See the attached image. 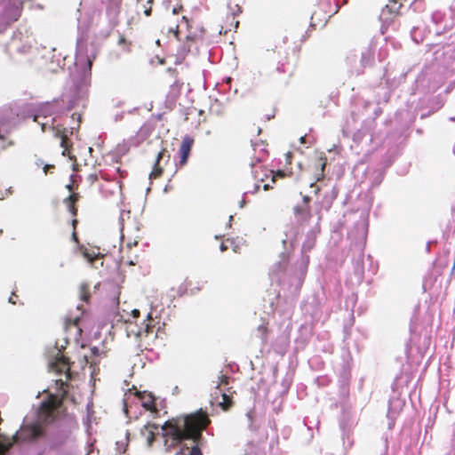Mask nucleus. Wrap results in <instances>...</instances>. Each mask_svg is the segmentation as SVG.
Instances as JSON below:
<instances>
[{"instance_id":"obj_1","label":"nucleus","mask_w":455,"mask_h":455,"mask_svg":"<svg viewBox=\"0 0 455 455\" xmlns=\"http://www.w3.org/2000/svg\"><path fill=\"white\" fill-rule=\"evenodd\" d=\"M208 413L200 409L193 413L172 418L162 427L164 444L168 449L179 446L185 440H191L195 445L186 448L188 455H203L197 446L202 433L211 424Z\"/></svg>"},{"instance_id":"obj_2","label":"nucleus","mask_w":455,"mask_h":455,"mask_svg":"<svg viewBox=\"0 0 455 455\" xmlns=\"http://www.w3.org/2000/svg\"><path fill=\"white\" fill-rule=\"evenodd\" d=\"M275 53H277L279 59L276 72L292 77L299 66L300 49L287 40H282L274 48L267 50L266 58L271 60Z\"/></svg>"},{"instance_id":"obj_3","label":"nucleus","mask_w":455,"mask_h":455,"mask_svg":"<svg viewBox=\"0 0 455 455\" xmlns=\"http://www.w3.org/2000/svg\"><path fill=\"white\" fill-rule=\"evenodd\" d=\"M63 397L59 398L55 395H49L39 406L37 420L44 426L53 423L60 416V411L63 404Z\"/></svg>"},{"instance_id":"obj_4","label":"nucleus","mask_w":455,"mask_h":455,"mask_svg":"<svg viewBox=\"0 0 455 455\" xmlns=\"http://www.w3.org/2000/svg\"><path fill=\"white\" fill-rule=\"evenodd\" d=\"M45 435L46 427L36 420L33 423L22 425L10 442L12 443L16 442H36L44 438Z\"/></svg>"},{"instance_id":"obj_5","label":"nucleus","mask_w":455,"mask_h":455,"mask_svg":"<svg viewBox=\"0 0 455 455\" xmlns=\"http://www.w3.org/2000/svg\"><path fill=\"white\" fill-rule=\"evenodd\" d=\"M327 165V157L324 153H321L318 156L314 158L309 165L310 170L314 172L313 182L310 187L313 188L316 182L323 180L324 170Z\"/></svg>"},{"instance_id":"obj_6","label":"nucleus","mask_w":455,"mask_h":455,"mask_svg":"<svg viewBox=\"0 0 455 455\" xmlns=\"http://www.w3.org/2000/svg\"><path fill=\"white\" fill-rule=\"evenodd\" d=\"M54 137L60 139V147L63 148L62 156L70 157V151L73 146L72 141L68 138V129L62 127L60 125H57L56 128L53 129Z\"/></svg>"},{"instance_id":"obj_7","label":"nucleus","mask_w":455,"mask_h":455,"mask_svg":"<svg viewBox=\"0 0 455 455\" xmlns=\"http://www.w3.org/2000/svg\"><path fill=\"white\" fill-rule=\"evenodd\" d=\"M22 12V4H11L4 8L3 19L7 24L13 23L19 20Z\"/></svg>"},{"instance_id":"obj_8","label":"nucleus","mask_w":455,"mask_h":455,"mask_svg":"<svg viewBox=\"0 0 455 455\" xmlns=\"http://www.w3.org/2000/svg\"><path fill=\"white\" fill-rule=\"evenodd\" d=\"M293 213L295 215L298 224L300 226L308 224L312 219L310 205L298 204L294 206Z\"/></svg>"},{"instance_id":"obj_9","label":"nucleus","mask_w":455,"mask_h":455,"mask_svg":"<svg viewBox=\"0 0 455 455\" xmlns=\"http://www.w3.org/2000/svg\"><path fill=\"white\" fill-rule=\"evenodd\" d=\"M51 367L58 374L64 373L68 380L71 379L70 363L68 357L64 355L58 356L55 362L52 363Z\"/></svg>"},{"instance_id":"obj_10","label":"nucleus","mask_w":455,"mask_h":455,"mask_svg":"<svg viewBox=\"0 0 455 455\" xmlns=\"http://www.w3.org/2000/svg\"><path fill=\"white\" fill-rule=\"evenodd\" d=\"M136 396L141 403V405L151 412H157V408L156 406V397L152 395V393L147 391H138L136 392Z\"/></svg>"},{"instance_id":"obj_11","label":"nucleus","mask_w":455,"mask_h":455,"mask_svg":"<svg viewBox=\"0 0 455 455\" xmlns=\"http://www.w3.org/2000/svg\"><path fill=\"white\" fill-rule=\"evenodd\" d=\"M194 140L188 136H186L180 144L179 154H180V164L185 165L188 163V156L191 152Z\"/></svg>"},{"instance_id":"obj_12","label":"nucleus","mask_w":455,"mask_h":455,"mask_svg":"<svg viewBox=\"0 0 455 455\" xmlns=\"http://www.w3.org/2000/svg\"><path fill=\"white\" fill-rule=\"evenodd\" d=\"M77 250L81 255L91 264H93L96 259L103 258V255L100 252L99 248H88L84 244H79L77 246Z\"/></svg>"},{"instance_id":"obj_13","label":"nucleus","mask_w":455,"mask_h":455,"mask_svg":"<svg viewBox=\"0 0 455 455\" xmlns=\"http://www.w3.org/2000/svg\"><path fill=\"white\" fill-rule=\"evenodd\" d=\"M33 121L37 123L41 126V130L43 132H46V130L52 129L53 131L56 126H54V118H49L47 115L42 116V114H35L33 116Z\"/></svg>"},{"instance_id":"obj_14","label":"nucleus","mask_w":455,"mask_h":455,"mask_svg":"<svg viewBox=\"0 0 455 455\" xmlns=\"http://www.w3.org/2000/svg\"><path fill=\"white\" fill-rule=\"evenodd\" d=\"M156 328L155 320L150 315H148L147 320L144 321L143 325L138 331L139 337H148L154 333Z\"/></svg>"},{"instance_id":"obj_15","label":"nucleus","mask_w":455,"mask_h":455,"mask_svg":"<svg viewBox=\"0 0 455 455\" xmlns=\"http://www.w3.org/2000/svg\"><path fill=\"white\" fill-rule=\"evenodd\" d=\"M167 152L165 148H163L158 154L156 160V163L153 166V170L149 174L150 180H156L160 178L164 172V168L160 165V161L164 157V154Z\"/></svg>"},{"instance_id":"obj_16","label":"nucleus","mask_w":455,"mask_h":455,"mask_svg":"<svg viewBox=\"0 0 455 455\" xmlns=\"http://www.w3.org/2000/svg\"><path fill=\"white\" fill-rule=\"evenodd\" d=\"M281 258V260L273 266L270 271L271 275H279L281 273H283L287 269L289 265V256L285 253H283Z\"/></svg>"},{"instance_id":"obj_17","label":"nucleus","mask_w":455,"mask_h":455,"mask_svg":"<svg viewBox=\"0 0 455 455\" xmlns=\"http://www.w3.org/2000/svg\"><path fill=\"white\" fill-rule=\"evenodd\" d=\"M401 0H389L388 4H386L383 9V13L387 12L389 14L394 17L399 16L401 14V9L403 7V4L400 2Z\"/></svg>"},{"instance_id":"obj_18","label":"nucleus","mask_w":455,"mask_h":455,"mask_svg":"<svg viewBox=\"0 0 455 455\" xmlns=\"http://www.w3.org/2000/svg\"><path fill=\"white\" fill-rule=\"evenodd\" d=\"M316 242V234L314 231H311L307 234L305 241L302 243L301 251L302 252L310 251L315 245Z\"/></svg>"},{"instance_id":"obj_19","label":"nucleus","mask_w":455,"mask_h":455,"mask_svg":"<svg viewBox=\"0 0 455 455\" xmlns=\"http://www.w3.org/2000/svg\"><path fill=\"white\" fill-rule=\"evenodd\" d=\"M157 426L155 424H151L145 427V431L147 433H144V435H146L148 445H151L154 443L156 439L155 431L157 430Z\"/></svg>"},{"instance_id":"obj_20","label":"nucleus","mask_w":455,"mask_h":455,"mask_svg":"<svg viewBox=\"0 0 455 455\" xmlns=\"http://www.w3.org/2000/svg\"><path fill=\"white\" fill-rule=\"evenodd\" d=\"M221 397L222 401L219 403V405L223 411H228L234 404L232 397L226 393H222Z\"/></svg>"},{"instance_id":"obj_21","label":"nucleus","mask_w":455,"mask_h":455,"mask_svg":"<svg viewBox=\"0 0 455 455\" xmlns=\"http://www.w3.org/2000/svg\"><path fill=\"white\" fill-rule=\"evenodd\" d=\"M291 173H292L291 172H287L283 171V170H278V171H276L275 172H272V181L275 182V180L277 179H284L286 177H289V176L291 175Z\"/></svg>"},{"instance_id":"obj_22","label":"nucleus","mask_w":455,"mask_h":455,"mask_svg":"<svg viewBox=\"0 0 455 455\" xmlns=\"http://www.w3.org/2000/svg\"><path fill=\"white\" fill-rule=\"evenodd\" d=\"M36 114H42L43 116L44 115H47L49 118H52V109L51 104L46 103L40 107Z\"/></svg>"},{"instance_id":"obj_23","label":"nucleus","mask_w":455,"mask_h":455,"mask_svg":"<svg viewBox=\"0 0 455 455\" xmlns=\"http://www.w3.org/2000/svg\"><path fill=\"white\" fill-rule=\"evenodd\" d=\"M79 320H80L79 317H76L74 319H72V318H66V320H65V328L68 329L71 326H74V327L77 328L78 332H81V329L78 327Z\"/></svg>"},{"instance_id":"obj_24","label":"nucleus","mask_w":455,"mask_h":455,"mask_svg":"<svg viewBox=\"0 0 455 455\" xmlns=\"http://www.w3.org/2000/svg\"><path fill=\"white\" fill-rule=\"evenodd\" d=\"M90 297V290L87 284H82L80 286V298L84 301H88Z\"/></svg>"},{"instance_id":"obj_25","label":"nucleus","mask_w":455,"mask_h":455,"mask_svg":"<svg viewBox=\"0 0 455 455\" xmlns=\"http://www.w3.org/2000/svg\"><path fill=\"white\" fill-rule=\"evenodd\" d=\"M228 7L233 16L239 15L242 12V8L237 3H235L234 5H232V3L230 2Z\"/></svg>"},{"instance_id":"obj_26","label":"nucleus","mask_w":455,"mask_h":455,"mask_svg":"<svg viewBox=\"0 0 455 455\" xmlns=\"http://www.w3.org/2000/svg\"><path fill=\"white\" fill-rule=\"evenodd\" d=\"M228 383L229 378L227 375H220L219 376V381L216 382L215 387L219 389L220 385H228Z\"/></svg>"},{"instance_id":"obj_27","label":"nucleus","mask_w":455,"mask_h":455,"mask_svg":"<svg viewBox=\"0 0 455 455\" xmlns=\"http://www.w3.org/2000/svg\"><path fill=\"white\" fill-rule=\"evenodd\" d=\"M64 204L67 205L68 210L72 214V216L76 217L78 210L76 204H71L69 202H64Z\"/></svg>"},{"instance_id":"obj_28","label":"nucleus","mask_w":455,"mask_h":455,"mask_svg":"<svg viewBox=\"0 0 455 455\" xmlns=\"http://www.w3.org/2000/svg\"><path fill=\"white\" fill-rule=\"evenodd\" d=\"M137 259H138L137 255L134 256V259H132L130 256H127V257H125L124 255L121 256V261L125 264L131 265V266H134L136 264L135 260H137Z\"/></svg>"},{"instance_id":"obj_29","label":"nucleus","mask_w":455,"mask_h":455,"mask_svg":"<svg viewBox=\"0 0 455 455\" xmlns=\"http://www.w3.org/2000/svg\"><path fill=\"white\" fill-rule=\"evenodd\" d=\"M80 195L78 193H72L69 196H68L64 202H69L71 204H76L79 201Z\"/></svg>"},{"instance_id":"obj_30","label":"nucleus","mask_w":455,"mask_h":455,"mask_svg":"<svg viewBox=\"0 0 455 455\" xmlns=\"http://www.w3.org/2000/svg\"><path fill=\"white\" fill-rule=\"evenodd\" d=\"M233 243V242L229 239H227L226 241H223L221 243H220V251H226L229 245H231Z\"/></svg>"},{"instance_id":"obj_31","label":"nucleus","mask_w":455,"mask_h":455,"mask_svg":"<svg viewBox=\"0 0 455 455\" xmlns=\"http://www.w3.org/2000/svg\"><path fill=\"white\" fill-rule=\"evenodd\" d=\"M56 385L59 387L60 390L63 391V396L67 394V390L64 389V387L67 386V383L62 379L56 380Z\"/></svg>"},{"instance_id":"obj_32","label":"nucleus","mask_w":455,"mask_h":455,"mask_svg":"<svg viewBox=\"0 0 455 455\" xmlns=\"http://www.w3.org/2000/svg\"><path fill=\"white\" fill-rule=\"evenodd\" d=\"M168 32L169 33H172L175 36V37H178V35H179V26L176 25L175 28L169 27L168 28Z\"/></svg>"},{"instance_id":"obj_33","label":"nucleus","mask_w":455,"mask_h":455,"mask_svg":"<svg viewBox=\"0 0 455 455\" xmlns=\"http://www.w3.org/2000/svg\"><path fill=\"white\" fill-rule=\"evenodd\" d=\"M72 118H73V119H74V118H76V119H77L78 125H77V128H76V129H78V128H79V124H80V122H81V116H80L79 114L74 113V114L72 115ZM75 129H76L75 127H72V128H71V132H70V133H71V134L73 133V130H75Z\"/></svg>"},{"instance_id":"obj_34","label":"nucleus","mask_w":455,"mask_h":455,"mask_svg":"<svg viewBox=\"0 0 455 455\" xmlns=\"http://www.w3.org/2000/svg\"><path fill=\"white\" fill-rule=\"evenodd\" d=\"M16 299H18V295L15 293V291L12 292V295L10 296L8 301L13 305L17 303Z\"/></svg>"},{"instance_id":"obj_35","label":"nucleus","mask_w":455,"mask_h":455,"mask_svg":"<svg viewBox=\"0 0 455 455\" xmlns=\"http://www.w3.org/2000/svg\"><path fill=\"white\" fill-rule=\"evenodd\" d=\"M118 44L119 45H128L130 44L126 38L124 36H120L118 39Z\"/></svg>"},{"instance_id":"obj_36","label":"nucleus","mask_w":455,"mask_h":455,"mask_svg":"<svg viewBox=\"0 0 455 455\" xmlns=\"http://www.w3.org/2000/svg\"><path fill=\"white\" fill-rule=\"evenodd\" d=\"M311 202V197L308 196H304L302 198V204L300 205H309Z\"/></svg>"},{"instance_id":"obj_37","label":"nucleus","mask_w":455,"mask_h":455,"mask_svg":"<svg viewBox=\"0 0 455 455\" xmlns=\"http://www.w3.org/2000/svg\"><path fill=\"white\" fill-rule=\"evenodd\" d=\"M72 240L74 242H76V243H78V245L80 244L79 243V238H78V235H77V233H76V230H73V232H72Z\"/></svg>"},{"instance_id":"obj_38","label":"nucleus","mask_w":455,"mask_h":455,"mask_svg":"<svg viewBox=\"0 0 455 455\" xmlns=\"http://www.w3.org/2000/svg\"><path fill=\"white\" fill-rule=\"evenodd\" d=\"M137 244H138V242H137V241H134V242H129V243H127V244H126V248H127L128 250H131L133 246H137Z\"/></svg>"},{"instance_id":"obj_39","label":"nucleus","mask_w":455,"mask_h":455,"mask_svg":"<svg viewBox=\"0 0 455 455\" xmlns=\"http://www.w3.org/2000/svg\"><path fill=\"white\" fill-rule=\"evenodd\" d=\"M259 331H261L264 336H266L267 335V328L266 326H264V325H260L259 327Z\"/></svg>"},{"instance_id":"obj_40","label":"nucleus","mask_w":455,"mask_h":455,"mask_svg":"<svg viewBox=\"0 0 455 455\" xmlns=\"http://www.w3.org/2000/svg\"><path fill=\"white\" fill-rule=\"evenodd\" d=\"M50 169H54V165H51V164H46L44 167V172L45 174H47L48 171Z\"/></svg>"},{"instance_id":"obj_41","label":"nucleus","mask_w":455,"mask_h":455,"mask_svg":"<svg viewBox=\"0 0 455 455\" xmlns=\"http://www.w3.org/2000/svg\"><path fill=\"white\" fill-rule=\"evenodd\" d=\"M308 260H309V259H308V256H307V258H306V259L304 260V263H303V265H304V266H303V273H305V272H306V270H307V264H308Z\"/></svg>"},{"instance_id":"obj_42","label":"nucleus","mask_w":455,"mask_h":455,"mask_svg":"<svg viewBox=\"0 0 455 455\" xmlns=\"http://www.w3.org/2000/svg\"><path fill=\"white\" fill-rule=\"evenodd\" d=\"M78 223V220H76V217H74V219L72 220V227H73V230H76V225Z\"/></svg>"},{"instance_id":"obj_43","label":"nucleus","mask_w":455,"mask_h":455,"mask_svg":"<svg viewBox=\"0 0 455 455\" xmlns=\"http://www.w3.org/2000/svg\"><path fill=\"white\" fill-rule=\"evenodd\" d=\"M132 316H133L134 318H137V317H139V316H140V310H138V309H133V310L132 311Z\"/></svg>"},{"instance_id":"obj_44","label":"nucleus","mask_w":455,"mask_h":455,"mask_svg":"<svg viewBox=\"0 0 455 455\" xmlns=\"http://www.w3.org/2000/svg\"><path fill=\"white\" fill-rule=\"evenodd\" d=\"M174 455H188V452H187L186 449L185 450L181 449L180 451H178Z\"/></svg>"},{"instance_id":"obj_45","label":"nucleus","mask_w":455,"mask_h":455,"mask_svg":"<svg viewBox=\"0 0 455 455\" xmlns=\"http://www.w3.org/2000/svg\"><path fill=\"white\" fill-rule=\"evenodd\" d=\"M87 66H88L89 71H91L92 66V60L90 58H87Z\"/></svg>"},{"instance_id":"obj_46","label":"nucleus","mask_w":455,"mask_h":455,"mask_svg":"<svg viewBox=\"0 0 455 455\" xmlns=\"http://www.w3.org/2000/svg\"><path fill=\"white\" fill-rule=\"evenodd\" d=\"M285 156H286V161H287L289 164H291V157H292L291 153V152H288Z\"/></svg>"},{"instance_id":"obj_47","label":"nucleus","mask_w":455,"mask_h":455,"mask_svg":"<svg viewBox=\"0 0 455 455\" xmlns=\"http://www.w3.org/2000/svg\"><path fill=\"white\" fill-rule=\"evenodd\" d=\"M144 13L146 16H149L151 14V7L145 9Z\"/></svg>"},{"instance_id":"obj_48","label":"nucleus","mask_w":455,"mask_h":455,"mask_svg":"<svg viewBox=\"0 0 455 455\" xmlns=\"http://www.w3.org/2000/svg\"><path fill=\"white\" fill-rule=\"evenodd\" d=\"M14 143L12 140H9L5 145L3 146V148H6L7 147L12 146Z\"/></svg>"},{"instance_id":"obj_49","label":"nucleus","mask_w":455,"mask_h":455,"mask_svg":"<svg viewBox=\"0 0 455 455\" xmlns=\"http://www.w3.org/2000/svg\"><path fill=\"white\" fill-rule=\"evenodd\" d=\"M98 351H99V349H98L96 347H92V352L94 355H97V354H98Z\"/></svg>"},{"instance_id":"obj_50","label":"nucleus","mask_w":455,"mask_h":455,"mask_svg":"<svg viewBox=\"0 0 455 455\" xmlns=\"http://www.w3.org/2000/svg\"><path fill=\"white\" fill-rule=\"evenodd\" d=\"M269 188H270V186H269L268 184H265V185L263 186L264 190H268V189H269Z\"/></svg>"},{"instance_id":"obj_51","label":"nucleus","mask_w":455,"mask_h":455,"mask_svg":"<svg viewBox=\"0 0 455 455\" xmlns=\"http://www.w3.org/2000/svg\"><path fill=\"white\" fill-rule=\"evenodd\" d=\"M67 188H68L69 191H71V190H72V185H70V184H69V185H67Z\"/></svg>"},{"instance_id":"obj_52","label":"nucleus","mask_w":455,"mask_h":455,"mask_svg":"<svg viewBox=\"0 0 455 455\" xmlns=\"http://www.w3.org/2000/svg\"><path fill=\"white\" fill-rule=\"evenodd\" d=\"M172 13H173V14H177V13H178V12H177V9H176V8H173V10H172Z\"/></svg>"},{"instance_id":"obj_53","label":"nucleus","mask_w":455,"mask_h":455,"mask_svg":"<svg viewBox=\"0 0 455 455\" xmlns=\"http://www.w3.org/2000/svg\"><path fill=\"white\" fill-rule=\"evenodd\" d=\"M319 191H320V188L317 187L315 193L317 194Z\"/></svg>"}]
</instances>
